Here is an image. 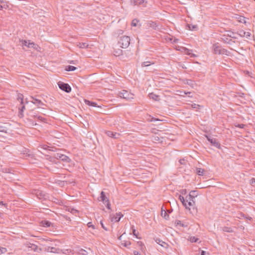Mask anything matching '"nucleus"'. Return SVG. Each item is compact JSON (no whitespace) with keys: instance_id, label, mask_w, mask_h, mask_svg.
I'll return each instance as SVG.
<instances>
[{"instance_id":"1","label":"nucleus","mask_w":255,"mask_h":255,"mask_svg":"<svg viewBox=\"0 0 255 255\" xmlns=\"http://www.w3.org/2000/svg\"><path fill=\"white\" fill-rule=\"evenodd\" d=\"M130 38L128 36H123L120 37L118 44L123 48H127L130 44Z\"/></svg>"},{"instance_id":"2","label":"nucleus","mask_w":255,"mask_h":255,"mask_svg":"<svg viewBox=\"0 0 255 255\" xmlns=\"http://www.w3.org/2000/svg\"><path fill=\"white\" fill-rule=\"evenodd\" d=\"M119 96L121 98L130 100L133 99V94L126 90H123L119 93Z\"/></svg>"},{"instance_id":"3","label":"nucleus","mask_w":255,"mask_h":255,"mask_svg":"<svg viewBox=\"0 0 255 255\" xmlns=\"http://www.w3.org/2000/svg\"><path fill=\"white\" fill-rule=\"evenodd\" d=\"M213 48L215 54L227 55V50L225 49H222L218 44H214Z\"/></svg>"},{"instance_id":"4","label":"nucleus","mask_w":255,"mask_h":255,"mask_svg":"<svg viewBox=\"0 0 255 255\" xmlns=\"http://www.w3.org/2000/svg\"><path fill=\"white\" fill-rule=\"evenodd\" d=\"M17 100L19 101L21 103V107L19 108V117H22L23 116V112L25 109V106L24 105V100L23 96L21 94H19L18 95Z\"/></svg>"},{"instance_id":"5","label":"nucleus","mask_w":255,"mask_h":255,"mask_svg":"<svg viewBox=\"0 0 255 255\" xmlns=\"http://www.w3.org/2000/svg\"><path fill=\"white\" fill-rule=\"evenodd\" d=\"M58 85L59 88L61 90L66 92V93H69L71 91V88L68 84L59 82L58 83Z\"/></svg>"},{"instance_id":"6","label":"nucleus","mask_w":255,"mask_h":255,"mask_svg":"<svg viewBox=\"0 0 255 255\" xmlns=\"http://www.w3.org/2000/svg\"><path fill=\"white\" fill-rule=\"evenodd\" d=\"M55 157L57 159H60L66 162H70L71 161V159L68 156L59 153H57L55 155Z\"/></svg>"},{"instance_id":"7","label":"nucleus","mask_w":255,"mask_h":255,"mask_svg":"<svg viewBox=\"0 0 255 255\" xmlns=\"http://www.w3.org/2000/svg\"><path fill=\"white\" fill-rule=\"evenodd\" d=\"M206 137L212 145L218 148L220 147V144L218 141H217L216 138L210 135H206Z\"/></svg>"},{"instance_id":"8","label":"nucleus","mask_w":255,"mask_h":255,"mask_svg":"<svg viewBox=\"0 0 255 255\" xmlns=\"http://www.w3.org/2000/svg\"><path fill=\"white\" fill-rule=\"evenodd\" d=\"M123 216V215L121 213H117L116 215H111V221L115 222H119Z\"/></svg>"},{"instance_id":"9","label":"nucleus","mask_w":255,"mask_h":255,"mask_svg":"<svg viewBox=\"0 0 255 255\" xmlns=\"http://www.w3.org/2000/svg\"><path fill=\"white\" fill-rule=\"evenodd\" d=\"M22 46H25L29 48H33L34 49L36 48L37 45L33 42H30L29 41L24 40L22 41Z\"/></svg>"},{"instance_id":"10","label":"nucleus","mask_w":255,"mask_h":255,"mask_svg":"<svg viewBox=\"0 0 255 255\" xmlns=\"http://www.w3.org/2000/svg\"><path fill=\"white\" fill-rule=\"evenodd\" d=\"M27 248L30 249L31 251H33L39 253L42 251V249L39 248L37 246L33 244H28L27 245Z\"/></svg>"},{"instance_id":"11","label":"nucleus","mask_w":255,"mask_h":255,"mask_svg":"<svg viewBox=\"0 0 255 255\" xmlns=\"http://www.w3.org/2000/svg\"><path fill=\"white\" fill-rule=\"evenodd\" d=\"M30 99H32V101L31 102L34 105L37 106L38 107H40V106L44 105V104L41 102V100L34 98L33 97H31Z\"/></svg>"},{"instance_id":"12","label":"nucleus","mask_w":255,"mask_h":255,"mask_svg":"<svg viewBox=\"0 0 255 255\" xmlns=\"http://www.w3.org/2000/svg\"><path fill=\"white\" fill-rule=\"evenodd\" d=\"M180 50H181L182 51L184 52L185 54L190 55L191 57H195L196 56L195 54L192 53L191 50L188 49L187 48L182 47L181 49H180Z\"/></svg>"},{"instance_id":"13","label":"nucleus","mask_w":255,"mask_h":255,"mask_svg":"<svg viewBox=\"0 0 255 255\" xmlns=\"http://www.w3.org/2000/svg\"><path fill=\"white\" fill-rule=\"evenodd\" d=\"M106 133L108 136L111 137H113L114 138H118L120 135L119 133H118L116 132H113L112 131H110V130L107 131L106 132Z\"/></svg>"},{"instance_id":"14","label":"nucleus","mask_w":255,"mask_h":255,"mask_svg":"<svg viewBox=\"0 0 255 255\" xmlns=\"http://www.w3.org/2000/svg\"><path fill=\"white\" fill-rule=\"evenodd\" d=\"M187 199L186 201V202L187 203V205L188 207V208H187V209L190 210V207L193 206L194 205L195 202L194 201L193 199H190L187 197Z\"/></svg>"},{"instance_id":"15","label":"nucleus","mask_w":255,"mask_h":255,"mask_svg":"<svg viewBox=\"0 0 255 255\" xmlns=\"http://www.w3.org/2000/svg\"><path fill=\"white\" fill-rule=\"evenodd\" d=\"M77 46L80 48H90V46L86 42H79L77 44Z\"/></svg>"},{"instance_id":"16","label":"nucleus","mask_w":255,"mask_h":255,"mask_svg":"<svg viewBox=\"0 0 255 255\" xmlns=\"http://www.w3.org/2000/svg\"><path fill=\"white\" fill-rule=\"evenodd\" d=\"M241 37H246L249 38L251 36V33L249 32H245L243 30H240L238 33Z\"/></svg>"},{"instance_id":"17","label":"nucleus","mask_w":255,"mask_h":255,"mask_svg":"<svg viewBox=\"0 0 255 255\" xmlns=\"http://www.w3.org/2000/svg\"><path fill=\"white\" fill-rule=\"evenodd\" d=\"M186 27L190 30H197L198 29V26L196 24H187Z\"/></svg>"},{"instance_id":"18","label":"nucleus","mask_w":255,"mask_h":255,"mask_svg":"<svg viewBox=\"0 0 255 255\" xmlns=\"http://www.w3.org/2000/svg\"><path fill=\"white\" fill-rule=\"evenodd\" d=\"M130 2L133 5H140L143 4L144 2V0H131Z\"/></svg>"},{"instance_id":"19","label":"nucleus","mask_w":255,"mask_h":255,"mask_svg":"<svg viewBox=\"0 0 255 255\" xmlns=\"http://www.w3.org/2000/svg\"><path fill=\"white\" fill-rule=\"evenodd\" d=\"M51 250H52V253H56V254H61V253H63V254H65V253L63 251H62V250L59 249V248H54V247H52V249H51Z\"/></svg>"},{"instance_id":"20","label":"nucleus","mask_w":255,"mask_h":255,"mask_svg":"<svg viewBox=\"0 0 255 255\" xmlns=\"http://www.w3.org/2000/svg\"><path fill=\"white\" fill-rule=\"evenodd\" d=\"M236 18L238 19V21L240 22L246 23V18L243 16L237 15Z\"/></svg>"},{"instance_id":"21","label":"nucleus","mask_w":255,"mask_h":255,"mask_svg":"<svg viewBox=\"0 0 255 255\" xmlns=\"http://www.w3.org/2000/svg\"><path fill=\"white\" fill-rule=\"evenodd\" d=\"M179 199L180 200V201L182 202L183 205L186 208H188L187 205V203L186 202V201L184 199V198L181 196V195H179V197H178Z\"/></svg>"},{"instance_id":"22","label":"nucleus","mask_w":255,"mask_h":255,"mask_svg":"<svg viewBox=\"0 0 255 255\" xmlns=\"http://www.w3.org/2000/svg\"><path fill=\"white\" fill-rule=\"evenodd\" d=\"M197 196V193L196 191H191L188 195V198L193 199L195 197Z\"/></svg>"},{"instance_id":"23","label":"nucleus","mask_w":255,"mask_h":255,"mask_svg":"<svg viewBox=\"0 0 255 255\" xmlns=\"http://www.w3.org/2000/svg\"><path fill=\"white\" fill-rule=\"evenodd\" d=\"M149 97L150 99H152L154 101H158L159 100V96L156 94H154L153 93H150L149 94Z\"/></svg>"},{"instance_id":"24","label":"nucleus","mask_w":255,"mask_h":255,"mask_svg":"<svg viewBox=\"0 0 255 255\" xmlns=\"http://www.w3.org/2000/svg\"><path fill=\"white\" fill-rule=\"evenodd\" d=\"M154 64V62L152 61H144L141 63V67H146L150 65Z\"/></svg>"},{"instance_id":"25","label":"nucleus","mask_w":255,"mask_h":255,"mask_svg":"<svg viewBox=\"0 0 255 255\" xmlns=\"http://www.w3.org/2000/svg\"><path fill=\"white\" fill-rule=\"evenodd\" d=\"M33 117H34V118L37 119V120H38L39 121H40L41 122H45V118L41 116H39L37 115H34L33 116Z\"/></svg>"},{"instance_id":"26","label":"nucleus","mask_w":255,"mask_h":255,"mask_svg":"<svg viewBox=\"0 0 255 255\" xmlns=\"http://www.w3.org/2000/svg\"><path fill=\"white\" fill-rule=\"evenodd\" d=\"M85 103L87 105H88L89 106H90L97 107V104L96 103H95V102H91V101H89L88 100H85ZM98 107H99V106H98Z\"/></svg>"},{"instance_id":"27","label":"nucleus","mask_w":255,"mask_h":255,"mask_svg":"<svg viewBox=\"0 0 255 255\" xmlns=\"http://www.w3.org/2000/svg\"><path fill=\"white\" fill-rule=\"evenodd\" d=\"M41 224L43 227H49L50 226V225L51 224V222H50L48 221H42L41 222Z\"/></svg>"},{"instance_id":"28","label":"nucleus","mask_w":255,"mask_h":255,"mask_svg":"<svg viewBox=\"0 0 255 255\" xmlns=\"http://www.w3.org/2000/svg\"><path fill=\"white\" fill-rule=\"evenodd\" d=\"M222 231L225 232L227 233H232L233 232V230L231 228L227 227H224L222 229Z\"/></svg>"},{"instance_id":"29","label":"nucleus","mask_w":255,"mask_h":255,"mask_svg":"<svg viewBox=\"0 0 255 255\" xmlns=\"http://www.w3.org/2000/svg\"><path fill=\"white\" fill-rule=\"evenodd\" d=\"M65 69L67 71H72L75 70L76 69V67L73 66L69 65L66 67Z\"/></svg>"},{"instance_id":"30","label":"nucleus","mask_w":255,"mask_h":255,"mask_svg":"<svg viewBox=\"0 0 255 255\" xmlns=\"http://www.w3.org/2000/svg\"><path fill=\"white\" fill-rule=\"evenodd\" d=\"M100 200L104 202L105 201H106V199H107V197L105 194V193L104 192L102 191L101 193V196L100 197Z\"/></svg>"},{"instance_id":"31","label":"nucleus","mask_w":255,"mask_h":255,"mask_svg":"<svg viewBox=\"0 0 255 255\" xmlns=\"http://www.w3.org/2000/svg\"><path fill=\"white\" fill-rule=\"evenodd\" d=\"M7 130V128L5 126H2L0 125V132L6 133Z\"/></svg>"},{"instance_id":"32","label":"nucleus","mask_w":255,"mask_h":255,"mask_svg":"<svg viewBox=\"0 0 255 255\" xmlns=\"http://www.w3.org/2000/svg\"><path fill=\"white\" fill-rule=\"evenodd\" d=\"M196 173L199 175H202L204 173V170L200 168H198L196 169Z\"/></svg>"},{"instance_id":"33","label":"nucleus","mask_w":255,"mask_h":255,"mask_svg":"<svg viewBox=\"0 0 255 255\" xmlns=\"http://www.w3.org/2000/svg\"><path fill=\"white\" fill-rule=\"evenodd\" d=\"M199 239L195 237H190L189 238V241L192 243L197 242Z\"/></svg>"},{"instance_id":"34","label":"nucleus","mask_w":255,"mask_h":255,"mask_svg":"<svg viewBox=\"0 0 255 255\" xmlns=\"http://www.w3.org/2000/svg\"><path fill=\"white\" fill-rule=\"evenodd\" d=\"M37 196L38 198L40 199H42V198H45V195L44 194H43L42 192H39V194H38V193H37Z\"/></svg>"},{"instance_id":"35","label":"nucleus","mask_w":255,"mask_h":255,"mask_svg":"<svg viewBox=\"0 0 255 255\" xmlns=\"http://www.w3.org/2000/svg\"><path fill=\"white\" fill-rule=\"evenodd\" d=\"M138 22V20H137L136 19H133L131 22V26H136Z\"/></svg>"},{"instance_id":"36","label":"nucleus","mask_w":255,"mask_h":255,"mask_svg":"<svg viewBox=\"0 0 255 255\" xmlns=\"http://www.w3.org/2000/svg\"><path fill=\"white\" fill-rule=\"evenodd\" d=\"M132 231L133 236H134L136 238H138L137 234L138 233L136 231L135 229H134L133 226L132 227Z\"/></svg>"},{"instance_id":"37","label":"nucleus","mask_w":255,"mask_h":255,"mask_svg":"<svg viewBox=\"0 0 255 255\" xmlns=\"http://www.w3.org/2000/svg\"><path fill=\"white\" fill-rule=\"evenodd\" d=\"M7 251V250L5 248H2L0 247V255L2 254H4Z\"/></svg>"},{"instance_id":"38","label":"nucleus","mask_w":255,"mask_h":255,"mask_svg":"<svg viewBox=\"0 0 255 255\" xmlns=\"http://www.w3.org/2000/svg\"><path fill=\"white\" fill-rule=\"evenodd\" d=\"M191 107L193 109H199V108L200 107V105L194 103L191 104Z\"/></svg>"},{"instance_id":"39","label":"nucleus","mask_w":255,"mask_h":255,"mask_svg":"<svg viewBox=\"0 0 255 255\" xmlns=\"http://www.w3.org/2000/svg\"><path fill=\"white\" fill-rule=\"evenodd\" d=\"M161 215L164 217V218L167 219L166 217H168V215L167 214L166 211H164V213L163 212V210H162Z\"/></svg>"},{"instance_id":"40","label":"nucleus","mask_w":255,"mask_h":255,"mask_svg":"<svg viewBox=\"0 0 255 255\" xmlns=\"http://www.w3.org/2000/svg\"><path fill=\"white\" fill-rule=\"evenodd\" d=\"M51 249H52V247H48L45 249V251L47 252L52 253Z\"/></svg>"},{"instance_id":"41","label":"nucleus","mask_w":255,"mask_h":255,"mask_svg":"<svg viewBox=\"0 0 255 255\" xmlns=\"http://www.w3.org/2000/svg\"><path fill=\"white\" fill-rule=\"evenodd\" d=\"M40 148H42L43 149H45V150H47V149L49 150V147L48 146H47V145H43L41 146L40 147Z\"/></svg>"},{"instance_id":"42","label":"nucleus","mask_w":255,"mask_h":255,"mask_svg":"<svg viewBox=\"0 0 255 255\" xmlns=\"http://www.w3.org/2000/svg\"><path fill=\"white\" fill-rule=\"evenodd\" d=\"M201 255H209V253L208 252L202 251L201 252Z\"/></svg>"},{"instance_id":"43","label":"nucleus","mask_w":255,"mask_h":255,"mask_svg":"<svg viewBox=\"0 0 255 255\" xmlns=\"http://www.w3.org/2000/svg\"><path fill=\"white\" fill-rule=\"evenodd\" d=\"M176 224L177 225H179L182 227H184V225L181 223V222L180 221L178 220V221H176Z\"/></svg>"},{"instance_id":"44","label":"nucleus","mask_w":255,"mask_h":255,"mask_svg":"<svg viewBox=\"0 0 255 255\" xmlns=\"http://www.w3.org/2000/svg\"><path fill=\"white\" fill-rule=\"evenodd\" d=\"M106 202H107V208L108 209H110V204L109 203V200L107 199L106 201Z\"/></svg>"},{"instance_id":"45","label":"nucleus","mask_w":255,"mask_h":255,"mask_svg":"<svg viewBox=\"0 0 255 255\" xmlns=\"http://www.w3.org/2000/svg\"><path fill=\"white\" fill-rule=\"evenodd\" d=\"M180 192L182 195H185L187 193V191L186 189H182Z\"/></svg>"},{"instance_id":"46","label":"nucleus","mask_w":255,"mask_h":255,"mask_svg":"<svg viewBox=\"0 0 255 255\" xmlns=\"http://www.w3.org/2000/svg\"><path fill=\"white\" fill-rule=\"evenodd\" d=\"M250 182L252 185H255V178H252L251 180H250Z\"/></svg>"},{"instance_id":"47","label":"nucleus","mask_w":255,"mask_h":255,"mask_svg":"<svg viewBox=\"0 0 255 255\" xmlns=\"http://www.w3.org/2000/svg\"><path fill=\"white\" fill-rule=\"evenodd\" d=\"M101 226H102V228H103L104 230H105L106 231H107V230H108L107 228L106 227H105V226L104 225V224H103V222H102V221H101Z\"/></svg>"},{"instance_id":"48","label":"nucleus","mask_w":255,"mask_h":255,"mask_svg":"<svg viewBox=\"0 0 255 255\" xmlns=\"http://www.w3.org/2000/svg\"><path fill=\"white\" fill-rule=\"evenodd\" d=\"M130 245V243L129 242H126L124 244V246L125 247H128V245Z\"/></svg>"},{"instance_id":"49","label":"nucleus","mask_w":255,"mask_h":255,"mask_svg":"<svg viewBox=\"0 0 255 255\" xmlns=\"http://www.w3.org/2000/svg\"><path fill=\"white\" fill-rule=\"evenodd\" d=\"M87 225H88V227H92L93 228H94V226L92 224V223H91V222H89L87 224Z\"/></svg>"},{"instance_id":"50","label":"nucleus","mask_w":255,"mask_h":255,"mask_svg":"<svg viewBox=\"0 0 255 255\" xmlns=\"http://www.w3.org/2000/svg\"><path fill=\"white\" fill-rule=\"evenodd\" d=\"M158 242H157L158 244H159V245H160L161 246H163V245L162 244H165V243L164 242H162L161 241H160V240H158Z\"/></svg>"},{"instance_id":"51","label":"nucleus","mask_w":255,"mask_h":255,"mask_svg":"<svg viewBox=\"0 0 255 255\" xmlns=\"http://www.w3.org/2000/svg\"><path fill=\"white\" fill-rule=\"evenodd\" d=\"M78 212V211L77 210H75V209H72V211H71V213L73 214H75L76 213H77Z\"/></svg>"},{"instance_id":"52","label":"nucleus","mask_w":255,"mask_h":255,"mask_svg":"<svg viewBox=\"0 0 255 255\" xmlns=\"http://www.w3.org/2000/svg\"><path fill=\"white\" fill-rule=\"evenodd\" d=\"M81 253L82 255H87V252L85 250H81Z\"/></svg>"},{"instance_id":"53","label":"nucleus","mask_w":255,"mask_h":255,"mask_svg":"<svg viewBox=\"0 0 255 255\" xmlns=\"http://www.w3.org/2000/svg\"><path fill=\"white\" fill-rule=\"evenodd\" d=\"M236 127H238L240 128H243L244 127V125L243 124H238Z\"/></svg>"},{"instance_id":"54","label":"nucleus","mask_w":255,"mask_h":255,"mask_svg":"<svg viewBox=\"0 0 255 255\" xmlns=\"http://www.w3.org/2000/svg\"><path fill=\"white\" fill-rule=\"evenodd\" d=\"M134 255H140L137 251H134L133 252Z\"/></svg>"},{"instance_id":"55","label":"nucleus","mask_w":255,"mask_h":255,"mask_svg":"<svg viewBox=\"0 0 255 255\" xmlns=\"http://www.w3.org/2000/svg\"><path fill=\"white\" fill-rule=\"evenodd\" d=\"M156 121H159V120L155 118H152V120H151V122H154Z\"/></svg>"},{"instance_id":"56","label":"nucleus","mask_w":255,"mask_h":255,"mask_svg":"<svg viewBox=\"0 0 255 255\" xmlns=\"http://www.w3.org/2000/svg\"><path fill=\"white\" fill-rule=\"evenodd\" d=\"M119 32H119V34H121V33H122H122H123V30H120L119 31Z\"/></svg>"},{"instance_id":"57","label":"nucleus","mask_w":255,"mask_h":255,"mask_svg":"<svg viewBox=\"0 0 255 255\" xmlns=\"http://www.w3.org/2000/svg\"><path fill=\"white\" fill-rule=\"evenodd\" d=\"M157 138H158H158H158V137H157V136H155V137H154V139H155V140H157Z\"/></svg>"},{"instance_id":"58","label":"nucleus","mask_w":255,"mask_h":255,"mask_svg":"<svg viewBox=\"0 0 255 255\" xmlns=\"http://www.w3.org/2000/svg\"><path fill=\"white\" fill-rule=\"evenodd\" d=\"M28 103V101L27 99H25V103H26V104H27V103Z\"/></svg>"},{"instance_id":"59","label":"nucleus","mask_w":255,"mask_h":255,"mask_svg":"<svg viewBox=\"0 0 255 255\" xmlns=\"http://www.w3.org/2000/svg\"><path fill=\"white\" fill-rule=\"evenodd\" d=\"M122 236H121L120 237H119V239L120 240H122Z\"/></svg>"},{"instance_id":"60","label":"nucleus","mask_w":255,"mask_h":255,"mask_svg":"<svg viewBox=\"0 0 255 255\" xmlns=\"http://www.w3.org/2000/svg\"><path fill=\"white\" fill-rule=\"evenodd\" d=\"M182 161H183V160H180L179 161V162H180V163L181 164H182Z\"/></svg>"},{"instance_id":"61","label":"nucleus","mask_w":255,"mask_h":255,"mask_svg":"<svg viewBox=\"0 0 255 255\" xmlns=\"http://www.w3.org/2000/svg\"><path fill=\"white\" fill-rule=\"evenodd\" d=\"M248 219L249 220H251L252 219V218H251V217H249V218H248Z\"/></svg>"},{"instance_id":"62","label":"nucleus","mask_w":255,"mask_h":255,"mask_svg":"<svg viewBox=\"0 0 255 255\" xmlns=\"http://www.w3.org/2000/svg\"><path fill=\"white\" fill-rule=\"evenodd\" d=\"M0 204L3 205V202H1L0 203Z\"/></svg>"},{"instance_id":"63","label":"nucleus","mask_w":255,"mask_h":255,"mask_svg":"<svg viewBox=\"0 0 255 255\" xmlns=\"http://www.w3.org/2000/svg\"><path fill=\"white\" fill-rule=\"evenodd\" d=\"M32 125H33H33H36V124H33H33H32Z\"/></svg>"},{"instance_id":"64","label":"nucleus","mask_w":255,"mask_h":255,"mask_svg":"<svg viewBox=\"0 0 255 255\" xmlns=\"http://www.w3.org/2000/svg\"><path fill=\"white\" fill-rule=\"evenodd\" d=\"M177 40V39H176L174 40V42H176Z\"/></svg>"}]
</instances>
